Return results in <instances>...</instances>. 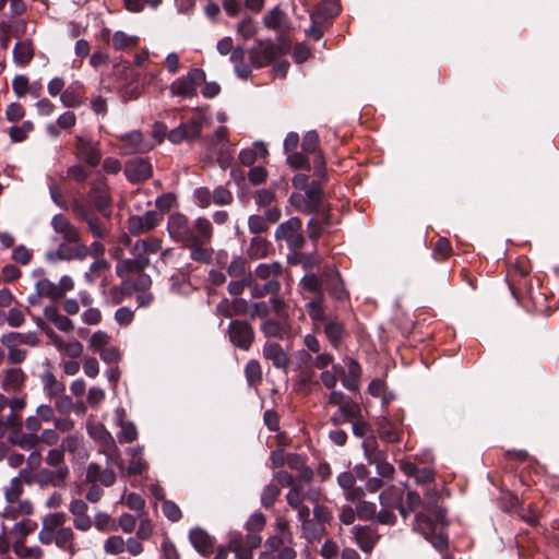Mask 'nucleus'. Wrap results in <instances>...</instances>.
Segmentation results:
<instances>
[{"label":"nucleus","mask_w":559,"mask_h":559,"mask_svg":"<svg viewBox=\"0 0 559 559\" xmlns=\"http://www.w3.org/2000/svg\"><path fill=\"white\" fill-rule=\"evenodd\" d=\"M40 383L43 385L45 394L49 399H52L53 396H58L61 393H64V383L62 381H59L56 378V376L50 371H46L40 376Z\"/></svg>","instance_id":"obj_31"},{"label":"nucleus","mask_w":559,"mask_h":559,"mask_svg":"<svg viewBox=\"0 0 559 559\" xmlns=\"http://www.w3.org/2000/svg\"><path fill=\"white\" fill-rule=\"evenodd\" d=\"M34 56V47L32 43L27 39L20 40L15 44L13 48V60L17 66L27 64Z\"/></svg>","instance_id":"obj_34"},{"label":"nucleus","mask_w":559,"mask_h":559,"mask_svg":"<svg viewBox=\"0 0 559 559\" xmlns=\"http://www.w3.org/2000/svg\"><path fill=\"white\" fill-rule=\"evenodd\" d=\"M13 552L19 559H38L45 556L44 549L36 545L27 546L20 544L17 547H14Z\"/></svg>","instance_id":"obj_47"},{"label":"nucleus","mask_w":559,"mask_h":559,"mask_svg":"<svg viewBox=\"0 0 559 559\" xmlns=\"http://www.w3.org/2000/svg\"><path fill=\"white\" fill-rule=\"evenodd\" d=\"M10 440L12 443L21 447L24 450H31L39 443L38 435L31 432L24 433L21 431V428L19 430L12 431Z\"/></svg>","instance_id":"obj_41"},{"label":"nucleus","mask_w":559,"mask_h":559,"mask_svg":"<svg viewBox=\"0 0 559 559\" xmlns=\"http://www.w3.org/2000/svg\"><path fill=\"white\" fill-rule=\"evenodd\" d=\"M269 252V243L267 241L260 237L255 236L252 238L250 246L248 248V254L252 259H262L266 257Z\"/></svg>","instance_id":"obj_46"},{"label":"nucleus","mask_w":559,"mask_h":559,"mask_svg":"<svg viewBox=\"0 0 559 559\" xmlns=\"http://www.w3.org/2000/svg\"><path fill=\"white\" fill-rule=\"evenodd\" d=\"M189 539L194 549L203 556H207L212 551V537L202 528H193L190 531Z\"/></svg>","instance_id":"obj_28"},{"label":"nucleus","mask_w":559,"mask_h":559,"mask_svg":"<svg viewBox=\"0 0 559 559\" xmlns=\"http://www.w3.org/2000/svg\"><path fill=\"white\" fill-rule=\"evenodd\" d=\"M344 364L345 367L347 368V372L342 378V384L345 389L349 391H356L359 388L361 368L359 364L352 358H346L344 360Z\"/></svg>","instance_id":"obj_27"},{"label":"nucleus","mask_w":559,"mask_h":559,"mask_svg":"<svg viewBox=\"0 0 559 559\" xmlns=\"http://www.w3.org/2000/svg\"><path fill=\"white\" fill-rule=\"evenodd\" d=\"M112 46L116 50H123L135 47L139 41V37L126 34L122 31H117L112 35Z\"/></svg>","instance_id":"obj_44"},{"label":"nucleus","mask_w":559,"mask_h":559,"mask_svg":"<svg viewBox=\"0 0 559 559\" xmlns=\"http://www.w3.org/2000/svg\"><path fill=\"white\" fill-rule=\"evenodd\" d=\"M19 332L5 333L0 337V343L8 349V360L17 365L26 359V349L21 348Z\"/></svg>","instance_id":"obj_20"},{"label":"nucleus","mask_w":559,"mask_h":559,"mask_svg":"<svg viewBox=\"0 0 559 559\" xmlns=\"http://www.w3.org/2000/svg\"><path fill=\"white\" fill-rule=\"evenodd\" d=\"M67 522V514L63 512L49 513L41 518L40 524L47 530L57 533Z\"/></svg>","instance_id":"obj_45"},{"label":"nucleus","mask_w":559,"mask_h":559,"mask_svg":"<svg viewBox=\"0 0 559 559\" xmlns=\"http://www.w3.org/2000/svg\"><path fill=\"white\" fill-rule=\"evenodd\" d=\"M75 534L70 526H63L56 533L55 545L58 549L73 557L80 549L75 545Z\"/></svg>","instance_id":"obj_25"},{"label":"nucleus","mask_w":559,"mask_h":559,"mask_svg":"<svg viewBox=\"0 0 559 559\" xmlns=\"http://www.w3.org/2000/svg\"><path fill=\"white\" fill-rule=\"evenodd\" d=\"M337 483H338L340 487L347 490V492L345 495L347 500L357 501V500L361 499V497L364 495L362 490L353 488L354 483H355V477L352 473H349V472L341 473L337 476Z\"/></svg>","instance_id":"obj_37"},{"label":"nucleus","mask_w":559,"mask_h":559,"mask_svg":"<svg viewBox=\"0 0 559 559\" xmlns=\"http://www.w3.org/2000/svg\"><path fill=\"white\" fill-rule=\"evenodd\" d=\"M150 264L148 258L123 259L116 265V273L119 277L126 278L132 272L142 271Z\"/></svg>","instance_id":"obj_29"},{"label":"nucleus","mask_w":559,"mask_h":559,"mask_svg":"<svg viewBox=\"0 0 559 559\" xmlns=\"http://www.w3.org/2000/svg\"><path fill=\"white\" fill-rule=\"evenodd\" d=\"M37 297H47L53 300L60 299L57 284L48 278H40L35 284Z\"/></svg>","instance_id":"obj_42"},{"label":"nucleus","mask_w":559,"mask_h":559,"mask_svg":"<svg viewBox=\"0 0 559 559\" xmlns=\"http://www.w3.org/2000/svg\"><path fill=\"white\" fill-rule=\"evenodd\" d=\"M228 333L234 345L246 350L249 349L253 341V330L249 323L239 320L231 321Z\"/></svg>","instance_id":"obj_14"},{"label":"nucleus","mask_w":559,"mask_h":559,"mask_svg":"<svg viewBox=\"0 0 559 559\" xmlns=\"http://www.w3.org/2000/svg\"><path fill=\"white\" fill-rule=\"evenodd\" d=\"M245 373L250 384L258 383L262 378L260 364L257 360H250L246 365Z\"/></svg>","instance_id":"obj_61"},{"label":"nucleus","mask_w":559,"mask_h":559,"mask_svg":"<svg viewBox=\"0 0 559 559\" xmlns=\"http://www.w3.org/2000/svg\"><path fill=\"white\" fill-rule=\"evenodd\" d=\"M287 17L280 7H274L263 16V25L273 31H282L286 26Z\"/></svg>","instance_id":"obj_35"},{"label":"nucleus","mask_w":559,"mask_h":559,"mask_svg":"<svg viewBox=\"0 0 559 559\" xmlns=\"http://www.w3.org/2000/svg\"><path fill=\"white\" fill-rule=\"evenodd\" d=\"M321 186L319 182L313 181L306 189L305 198V211L306 212H314L319 211L321 206Z\"/></svg>","instance_id":"obj_36"},{"label":"nucleus","mask_w":559,"mask_h":559,"mask_svg":"<svg viewBox=\"0 0 559 559\" xmlns=\"http://www.w3.org/2000/svg\"><path fill=\"white\" fill-rule=\"evenodd\" d=\"M380 502L382 504V509L378 513V521L382 524H393L395 521V514L390 510V508H397L400 510V514L405 519L406 510L401 504V497L395 493L393 490L383 491L379 496Z\"/></svg>","instance_id":"obj_9"},{"label":"nucleus","mask_w":559,"mask_h":559,"mask_svg":"<svg viewBox=\"0 0 559 559\" xmlns=\"http://www.w3.org/2000/svg\"><path fill=\"white\" fill-rule=\"evenodd\" d=\"M323 283H325L329 292L334 298L342 299L344 297V286L340 274L336 271L328 269L323 273Z\"/></svg>","instance_id":"obj_32"},{"label":"nucleus","mask_w":559,"mask_h":559,"mask_svg":"<svg viewBox=\"0 0 559 559\" xmlns=\"http://www.w3.org/2000/svg\"><path fill=\"white\" fill-rule=\"evenodd\" d=\"M281 273L282 264L278 262L259 264L254 272V278L249 283L252 285V296L261 297L277 292L280 288L277 277Z\"/></svg>","instance_id":"obj_4"},{"label":"nucleus","mask_w":559,"mask_h":559,"mask_svg":"<svg viewBox=\"0 0 559 559\" xmlns=\"http://www.w3.org/2000/svg\"><path fill=\"white\" fill-rule=\"evenodd\" d=\"M322 298V295H320V297H316L306 306L308 314L314 322H319L324 319V312L321 307Z\"/></svg>","instance_id":"obj_59"},{"label":"nucleus","mask_w":559,"mask_h":559,"mask_svg":"<svg viewBox=\"0 0 559 559\" xmlns=\"http://www.w3.org/2000/svg\"><path fill=\"white\" fill-rule=\"evenodd\" d=\"M263 357L277 369L285 370L288 366V355L278 343L266 342L263 346Z\"/></svg>","instance_id":"obj_22"},{"label":"nucleus","mask_w":559,"mask_h":559,"mask_svg":"<svg viewBox=\"0 0 559 559\" xmlns=\"http://www.w3.org/2000/svg\"><path fill=\"white\" fill-rule=\"evenodd\" d=\"M90 195L97 210L105 211L109 206V197L104 190L98 188L92 189Z\"/></svg>","instance_id":"obj_60"},{"label":"nucleus","mask_w":559,"mask_h":559,"mask_svg":"<svg viewBox=\"0 0 559 559\" xmlns=\"http://www.w3.org/2000/svg\"><path fill=\"white\" fill-rule=\"evenodd\" d=\"M75 141L76 156L83 159L91 167H96L102 158L97 143L92 141L90 138L82 135H76Z\"/></svg>","instance_id":"obj_12"},{"label":"nucleus","mask_w":559,"mask_h":559,"mask_svg":"<svg viewBox=\"0 0 559 559\" xmlns=\"http://www.w3.org/2000/svg\"><path fill=\"white\" fill-rule=\"evenodd\" d=\"M280 495V489L275 485H267L264 487L262 495H261V503L265 508H270L274 504L275 500L277 499Z\"/></svg>","instance_id":"obj_62"},{"label":"nucleus","mask_w":559,"mask_h":559,"mask_svg":"<svg viewBox=\"0 0 559 559\" xmlns=\"http://www.w3.org/2000/svg\"><path fill=\"white\" fill-rule=\"evenodd\" d=\"M131 456L129 466L127 468L128 475H139L146 468V463L142 459L143 447L131 448L128 450Z\"/></svg>","instance_id":"obj_39"},{"label":"nucleus","mask_w":559,"mask_h":559,"mask_svg":"<svg viewBox=\"0 0 559 559\" xmlns=\"http://www.w3.org/2000/svg\"><path fill=\"white\" fill-rule=\"evenodd\" d=\"M124 542L126 540L119 535L110 536L104 543V550L109 555H119L126 549Z\"/></svg>","instance_id":"obj_53"},{"label":"nucleus","mask_w":559,"mask_h":559,"mask_svg":"<svg viewBox=\"0 0 559 559\" xmlns=\"http://www.w3.org/2000/svg\"><path fill=\"white\" fill-rule=\"evenodd\" d=\"M205 80V73L199 68L191 69L186 75L176 79L170 84L173 96L190 98L197 95V90Z\"/></svg>","instance_id":"obj_6"},{"label":"nucleus","mask_w":559,"mask_h":559,"mask_svg":"<svg viewBox=\"0 0 559 559\" xmlns=\"http://www.w3.org/2000/svg\"><path fill=\"white\" fill-rule=\"evenodd\" d=\"M287 503L294 509L299 507L304 502V485L298 484L294 485L290 490L288 491L287 496Z\"/></svg>","instance_id":"obj_63"},{"label":"nucleus","mask_w":559,"mask_h":559,"mask_svg":"<svg viewBox=\"0 0 559 559\" xmlns=\"http://www.w3.org/2000/svg\"><path fill=\"white\" fill-rule=\"evenodd\" d=\"M23 484L20 476L13 477L3 487L4 503L0 506V524L29 518L34 506L29 499L22 498Z\"/></svg>","instance_id":"obj_3"},{"label":"nucleus","mask_w":559,"mask_h":559,"mask_svg":"<svg viewBox=\"0 0 559 559\" xmlns=\"http://www.w3.org/2000/svg\"><path fill=\"white\" fill-rule=\"evenodd\" d=\"M212 238H198L186 246L190 250V258L193 261L209 263L213 257V249L207 247Z\"/></svg>","instance_id":"obj_24"},{"label":"nucleus","mask_w":559,"mask_h":559,"mask_svg":"<svg viewBox=\"0 0 559 559\" xmlns=\"http://www.w3.org/2000/svg\"><path fill=\"white\" fill-rule=\"evenodd\" d=\"M301 221L297 217H290L287 222L281 224L276 231V240H285L289 248L299 249L304 243L301 235Z\"/></svg>","instance_id":"obj_8"},{"label":"nucleus","mask_w":559,"mask_h":559,"mask_svg":"<svg viewBox=\"0 0 559 559\" xmlns=\"http://www.w3.org/2000/svg\"><path fill=\"white\" fill-rule=\"evenodd\" d=\"M167 230L169 237L183 247L198 238H212L213 236V225L210 219L198 217L195 221L191 222L181 213H173L169 215Z\"/></svg>","instance_id":"obj_2"},{"label":"nucleus","mask_w":559,"mask_h":559,"mask_svg":"<svg viewBox=\"0 0 559 559\" xmlns=\"http://www.w3.org/2000/svg\"><path fill=\"white\" fill-rule=\"evenodd\" d=\"M22 427L21 417L16 412H12L3 417L0 416V431L3 433L4 430L11 429L12 431L19 430Z\"/></svg>","instance_id":"obj_58"},{"label":"nucleus","mask_w":559,"mask_h":559,"mask_svg":"<svg viewBox=\"0 0 559 559\" xmlns=\"http://www.w3.org/2000/svg\"><path fill=\"white\" fill-rule=\"evenodd\" d=\"M88 247L84 243H70L61 242L56 251L47 252L46 257L49 261L53 262L57 260L70 261V260H84L88 255Z\"/></svg>","instance_id":"obj_10"},{"label":"nucleus","mask_w":559,"mask_h":559,"mask_svg":"<svg viewBox=\"0 0 559 559\" xmlns=\"http://www.w3.org/2000/svg\"><path fill=\"white\" fill-rule=\"evenodd\" d=\"M260 329L265 337L282 340L286 334L287 325L286 322L282 320L264 319Z\"/></svg>","instance_id":"obj_33"},{"label":"nucleus","mask_w":559,"mask_h":559,"mask_svg":"<svg viewBox=\"0 0 559 559\" xmlns=\"http://www.w3.org/2000/svg\"><path fill=\"white\" fill-rule=\"evenodd\" d=\"M87 435L96 441L100 447V452L106 455V463L108 465H117L123 473L122 459L119 454L116 442L111 433L100 423H87Z\"/></svg>","instance_id":"obj_5"},{"label":"nucleus","mask_w":559,"mask_h":559,"mask_svg":"<svg viewBox=\"0 0 559 559\" xmlns=\"http://www.w3.org/2000/svg\"><path fill=\"white\" fill-rule=\"evenodd\" d=\"M444 511L438 506L437 491H428L423 502V511L416 513L413 530L429 539L433 547L442 549L448 539L443 534Z\"/></svg>","instance_id":"obj_1"},{"label":"nucleus","mask_w":559,"mask_h":559,"mask_svg":"<svg viewBox=\"0 0 559 559\" xmlns=\"http://www.w3.org/2000/svg\"><path fill=\"white\" fill-rule=\"evenodd\" d=\"M323 284V278L320 280L314 274H307L300 281V286L304 290L317 294V297L322 295L321 286Z\"/></svg>","instance_id":"obj_52"},{"label":"nucleus","mask_w":559,"mask_h":559,"mask_svg":"<svg viewBox=\"0 0 559 559\" xmlns=\"http://www.w3.org/2000/svg\"><path fill=\"white\" fill-rule=\"evenodd\" d=\"M325 535V526L313 520H308L301 523V536L308 542L319 540Z\"/></svg>","instance_id":"obj_40"},{"label":"nucleus","mask_w":559,"mask_h":559,"mask_svg":"<svg viewBox=\"0 0 559 559\" xmlns=\"http://www.w3.org/2000/svg\"><path fill=\"white\" fill-rule=\"evenodd\" d=\"M278 53V48L270 40L260 41L250 49V62L255 68H262L272 62Z\"/></svg>","instance_id":"obj_13"},{"label":"nucleus","mask_w":559,"mask_h":559,"mask_svg":"<svg viewBox=\"0 0 559 559\" xmlns=\"http://www.w3.org/2000/svg\"><path fill=\"white\" fill-rule=\"evenodd\" d=\"M204 120V111L198 109L187 123L181 124L185 129H187L186 133L189 141L195 140L200 136Z\"/></svg>","instance_id":"obj_38"},{"label":"nucleus","mask_w":559,"mask_h":559,"mask_svg":"<svg viewBox=\"0 0 559 559\" xmlns=\"http://www.w3.org/2000/svg\"><path fill=\"white\" fill-rule=\"evenodd\" d=\"M119 139L123 142L120 147V153L123 155L146 153L154 146V143L145 141L139 131L122 134Z\"/></svg>","instance_id":"obj_16"},{"label":"nucleus","mask_w":559,"mask_h":559,"mask_svg":"<svg viewBox=\"0 0 559 559\" xmlns=\"http://www.w3.org/2000/svg\"><path fill=\"white\" fill-rule=\"evenodd\" d=\"M107 466L109 465L107 464ZM86 480L91 484L99 483L105 487H109L116 481V475L109 467L102 469L98 464L91 463L86 468Z\"/></svg>","instance_id":"obj_23"},{"label":"nucleus","mask_w":559,"mask_h":559,"mask_svg":"<svg viewBox=\"0 0 559 559\" xmlns=\"http://www.w3.org/2000/svg\"><path fill=\"white\" fill-rule=\"evenodd\" d=\"M163 216L155 211H147L140 216H131L128 221V230L131 235L138 236L155 228Z\"/></svg>","instance_id":"obj_15"},{"label":"nucleus","mask_w":559,"mask_h":559,"mask_svg":"<svg viewBox=\"0 0 559 559\" xmlns=\"http://www.w3.org/2000/svg\"><path fill=\"white\" fill-rule=\"evenodd\" d=\"M45 461L49 466L55 468L68 467L67 464L64 463V452L61 445L59 448L49 450Z\"/></svg>","instance_id":"obj_56"},{"label":"nucleus","mask_w":559,"mask_h":559,"mask_svg":"<svg viewBox=\"0 0 559 559\" xmlns=\"http://www.w3.org/2000/svg\"><path fill=\"white\" fill-rule=\"evenodd\" d=\"M85 223L87 224L88 230L95 238L102 239L107 235L106 226L95 215L86 217Z\"/></svg>","instance_id":"obj_57"},{"label":"nucleus","mask_w":559,"mask_h":559,"mask_svg":"<svg viewBox=\"0 0 559 559\" xmlns=\"http://www.w3.org/2000/svg\"><path fill=\"white\" fill-rule=\"evenodd\" d=\"M94 525L99 532H109L115 530L110 515L105 512H98L95 514Z\"/></svg>","instance_id":"obj_64"},{"label":"nucleus","mask_w":559,"mask_h":559,"mask_svg":"<svg viewBox=\"0 0 559 559\" xmlns=\"http://www.w3.org/2000/svg\"><path fill=\"white\" fill-rule=\"evenodd\" d=\"M120 431L118 432V440L121 443H129L136 439L138 431L133 423L124 421L118 425Z\"/></svg>","instance_id":"obj_54"},{"label":"nucleus","mask_w":559,"mask_h":559,"mask_svg":"<svg viewBox=\"0 0 559 559\" xmlns=\"http://www.w3.org/2000/svg\"><path fill=\"white\" fill-rule=\"evenodd\" d=\"M294 540L293 534H285V536H281L278 534H275L273 536H270L265 540V548L270 551H278L285 544L292 545Z\"/></svg>","instance_id":"obj_49"},{"label":"nucleus","mask_w":559,"mask_h":559,"mask_svg":"<svg viewBox=\"0 0 559 559\" xmlns=\"http://www.w3.org/2000/svg\"><path fill=\"white\" fill-rule=\"evenodd\" d=\"M354 535L357 545L365 552L371 551L378 542L377 533L368 526L355 527Z\"/></svg>","instance_id":"obj_30"},{"label":"nucleus","mask_w":559,"mask_h":559,"mask_svg":"<svg viewBox=\"0 0 559 559\" xmlns=\"http://www.w3.org/2000/svg\"><path fill=\"white\" fill-rule=\"evenodd\" d=\"M124 174L130 182H141L152 176V165L144 158H133L127 162Z\"/></svg>","instance_id":"obj_19"},{"label":"nucleus","mask_w":559,"mask_h":559,"mask_svg":"<svg viewBox=\"0 0 559 559\" xmlns=\"http://www.w3.org/2000/svg\"><path fill=\"white\" fill-rule=\"evenodd\" d=\"M245 301L242 300H235L230 302L228 299H223L217 306H216V313L226 318H230L235 314H239L242 312L241 307L243 306Z\"/></svg>","instance_id":"obj_43"},{"label":"nucleus","mask_w":559,"mask_h":559,"mask_svg":"<svg viewBox=\"0 0 559 559\" xmlns=\"http://www.w3.org/2000/svg\"><path fill=\"white\" fill-rule=\"evenodd\" d=\"M338 409L344 420L350 421L360 418V407L354 401L347 400Z\"/></svg>","instance_id":"obj_55"},{"label":"nucleus","mask_w":559,"mask_h":559,"mask_svg":"<svg viewBox=\"0 0 559 559\" xmlns=\"http://www.w3.org/2000/svg\"><path fill=\"white\" fill-rule=\"evenodd\" d=\"M0 526L3 531V536L11 535L14 538L12 544V550L14 551V547H17V545H26L25 539L36 530L37 523L28 518H24L8 523L3 522Z\"/></svg>","instance_id":"obj_7"},{"label":"nucleus","mask_w":559,"mask_h":559,"mask_svg":"<svg viewBox=\"0 0 559 559\" xmlns=\"http://www.w3.org/2000/svg\"><path fill=\"white\" fill-rule=\"evenodd\" d=\"M374 444H376V440L372 437L367 438L362 442L365 456L369 464L376 465L377 472L380 476L390 477L394 472V467L390 463H388L381 459V454L376 451Z\"/></svg>","instance_id":"obj_17"},{"label":"nucleus","mask_w":559,"mask_h":559,"mask_svg":"<svg viewBox=\"0 0 559 559\" xmlns=\"http://www.w3.org/2000/svg\"><path fill=\"white\" fill-rule=\"evenodd\" d=\"M64 453L72 456L73 463H84L88 459V450L85 445L83 435L79 432L69 433L60 443Z\"/></svg>","instance_id":"obj_11"},{"label":"nucleus","mask_w":559,"mask_h":559,"mask_svg":"<svg viewBox=\"0 0 559 559\" xmlns=\"http://www.w3.org/2000/svg\"><path fill=\"white\" fill-rule=\"evenodd\" d=\"M26 374L21 368H9L3 371L1 388L7 392L20 390L25 382Z\"/></svg>","instance_id":"obj_26"},{"label":"nucleus","mask_w":559,"mask_h":559,"mask_svg":"<svg viewBox=\"0 0 559 559\" xmlns=\"http://www.w3.org/2000/svg\"><path fill=\"white\" fill-rule=\"evenodd\" d=\"M69 474V467H60L55 469L41 468L34 475V480L40 487L48 485L53 487H61L66 484Z\"/></svg>","instance_id":"obj_18"},{"label":"nucleus","mask_w":559,"mask_h":559,"mask_svg":"<svg viewBox=\"0 0 559 559\" xmlns=\"http://www.w3.org/2000/svg\"><path fill=\"white\" fill-rule=\"evenodd\" d=\"M109 342L110 335L102 330L94 332L87 341L88 347L95 352H100Z\"/></svg>","instance_id":"obj_51"},{"label":"nucleus","mask_w":559,"mask_h":559,"mask_svg":"<svg viewBox=\"0 0 559 559\" xmlns=\"http://www.w3.org/2000/svg\"><path fill=\"white\" fill-rule=\"evenodd\" d=\"M379 433L382 439L386 442H397L399 441V431L394 427V425L389 421L386 418H382L379 423Z\"/></svg>","instance_id":"obj_50"},{"label":"nucleus","mask_w":559,"mask_h":559,"mask_svg":"<svg viewBox=\"0 0 559 559\" xmlns=\"http://www.w3.org/2000/svg\"><path fill=\"white\" fill-rule=\"evenodd\" d=\"M324 332L331 345L337 347L343 335V325L337 321H329L325 324Z\"/></svg>","instance_id":"obj_48"},{"label":"nucleus","mask_w":559,"mask_h":559,"mask_svg":"<svg viewBox=\"0 0 559 559\" xmlns=\"http://www.w3.org/2000/svg\"><path fill=\"white\" fill-rule=\"evenodd\" d=\"M51 226L57 234L62 236L63 242L83 243L80 238V230L72 225L64 215H55L51 221Z\"/></svg>","instance_id":"obj_21"}]
</instances>
